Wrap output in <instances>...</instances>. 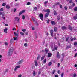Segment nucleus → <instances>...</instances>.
<instances>
[{
  "label": "nucleus",
  "instance_id": "1",
  "mask_svg": "<svg viewBox=\"0 0 77 77\" xmlns=\"http://www.w3.org/2000/svg\"><path fill=\"white\" fill-rule=\"evenodd\" d=\"M13 47H11L10 48V49L9 50V52L8 53V55L9 56H11L12 54V53H13Z\"/></svg>",
  "mask_w": 77,
  "mask_h": 77
},
{
  "label": "nucleus",
  "instance_id": "2",
  "mask_svg": "<svg viewBox=\"0 0 77 77\" xmlns=\"http://www.w3.org/2000/svg\"><path fill=\"white\" fill-rule=\"evenodd\" d=\"M39 17L42 21H43V14H42V13H40L39 14Z\"/></svg>",
  "mask_w": 77,
  "mask_h": 77
},
{
  "label": "nucleus",
  "instance_id": "3",
  "mask_svg": "<svg viewBox=\"0 0 77 77\" xmlns=\"http://www.w3.org/2000/svg\"><path fill=\"white\" fill-rule=\"evenodd\" d=\"M59 52H58L57 54L56 57L58 59H60V56L59 55Z\"/></svg>",
  "mask_w": 77,
  "mask_h": 77
},
{
  "label": "nucleus",
  "instance_id": "4",
  "mask_svg": "<svg viewBox=\"0 0 77 77\" xmlns=\"http://www.w3.org/2000/svg\"><path fill=\"white\" fill-rule=\"evenodd\" d=\"M23 62V60H20L18 62L17 64H18V65H20V64H21Z\"/></svg>",
  "mask_w": 77,
  "mask_h": 77
},
{
  "label": "nucleus",
  "instance_id": "5",
  "mask_svg": "<svg viewBox=\"0 0 77 77\" xmlns=\"http://www.w3.org/2000/svg\"><path fill=\"white\" fill-rule=\"evenodd\" d=\"M14 35L15 36H18V30L17 31V32L16 34V33L15 32H14Z\"/></svg>",
  "mask_w": 77,
  "mask_h": 77
},
{
  "label": "nucleus",
  "instance_id": "6",
  "mask_svg": "<svg viewBox=\"0 0 77 77\" xmlns=\"http://www.w3.org/2000/svg\"><path fill=\"white\" fill-rule=\"evenodd\" d=\"M20 68V66H17L15 68V69H14V71H17V69H18V68Z\"/></svg>",
  "mask_w": 77,
  "mask_h": 77
},
{
  "label": "nucleus",
  "instance_id": "7",
  "mask_svg": "<svg viewBox=\"0 0 77 77\" xmlns=\"http://www.w3.org/2000/svg\"><path fill=\"white\" fill-rule=\"evenodd\" d=\"M68 29H69L70 30H72V27H71V26L70 25H69L68 26Z\"/></svg>",
  "mask_w": 77,
  "mask_h": 77
},
{
  "label": "nucleus",
  "instance_id": "8",
  "mask_svg": "<svg viewBox=\"0 0 77 77\" xmlns=\"http://www.w3.org/2000/svg\"><path fill=\"white\" fill-rule=\"evenodd\" d=\"M62 30H67V27L64 26H63L62 27Z\"/></svg>",
  "mask_w": 77,
  "mask_h": 77
},
{
  "label": "nucleus",
  "instance_id": "9",
  "mask_svg": "<svg viewBox=\"0 0 77 77\" xmlns=\"http://www.w3.org/2000/svg\"><path fill=\"white\" fill-rule=\"evenodd\" d=\"M15 21H20V19L18 18L17 17H16L15 19Z\"/></svg>",
  "mask_w": 77,
  "mask_h": 77
},
{
  "label": "nucleus",
  "instance_id": "10",
  "mask_svg": "<svg viewBox=\"0 0 77 77\" xmlns=\"http://www.w3.org/2000/svg\"><path fill=\"white\" fill-rule=\"evenodd\" d=\"M34 63L35 64V65L36 66H38V62H37V60H35L34 61Z\"/></svg>",
  "mask_w": 77,
  "mask_h": 77
},
{
  "label": "nucleus",
  "instance_id": "11",
  "mask_svg": "<svg viewBox=\"0 0 77 77\" xmlns=\"http://www.w3.org/2000/svg\"><path fill=\"white\" fill-rule=\"evenodd\" d=\"M49 14L50 13H49V12H47L46 13V14L45 16V18H47V17H48V15H49Z\"/></svg>",
  "mask_w": 77,
  "mask_h": 77
},
{
  "label": "nucleus",
  "instance_id": "12",
  "mask_svg": "<svg viewBox=\"0 0 77 77\" xmlns=\"http://www.w3.org/2000/svg\"><path fill=\"white\" fill-rule=\"evenodd\" d=\"M52 55V54H51V53H49L48 54V57H51V56Z\"/></svg>",
  "mask_w": 77,
  "mask_h": 77
},
{
  "label": "nucleus",
  "instance_id": "13",
  "mask_svg": "<svg viewBox=\"0 0 77 77\" xmlns=\"http://www.w3.org/2000/svg\"><path fill=\"white\" fill-rule=\"evenodd\" d=\"M7 31H8V29L7 28H5L4 29V32H5V33H8V32H7Z\"/></svg>",
  "mask_w": 77,
  "mask_h": 77
},
{
  "label": "nucleus",
  "instance_id": "14",
  "mask_svg": "<svg viewBox=\"0 0 77 77\" xmlns=\"http://www.w3.org/2000/svg\"><path fill=\"white\" fill-rule=\"evenodd\" d=\"M51 24H52V25H55V24H56V23H55V22L54 21H51Z\"/></svg>",
  "mask_w": 77,
  "mask_h": 77
},
{
  "label": "nucleus",
  "instance_id": "15",
  "mask_svg": "<svg viewBox=\"0 0 77 77\" xmlns=\"http://www.w3.org/2000/svg\"><path fill=\"white\" fill-rule=\"evenodd\" d=\"M54 32H57V29L56 27H54Z\"/></svg>",
  "mask_w": 77,
  "mask_h": 77
},
{
  "label": "nucleus",
  "instance_id": "16",
  "mask_svg": "<svg viewBox=\"0 0 77 77\" xmlns=\"http://www.w3.org/2000/svg\"><path fill=\"white\" fill-rule=\"evenodd\" d=\"M36 74H37V72H35V71H34L33 72V75L34 76H35Z\"/></svg>",
  "mask_w": 77,
  "mask_h": 77
},
{
  "label": "nucleus",
  "instance_id": "17",
  "mask_svg": "<svg viewBox=\"0 0 77 77\" xmlns=\"http://www.w3.org/2000/svg\"><path fill=\"white\" fill-rule=\"evenodd\" d=\"M73 18L75 20L77 19V15H76L75 16H74L73 17Z\"/></svg>",
  "mask_w": 77,
  "mask_h": 77
},
{
  "label": "nucleus",
  "instance_id": "18",
  "mask_svg": "<svg viewBox=\"0 0 77 77\" xmlns=\"http://www.w3.org/2000/svg\"><path fill=\"white\" fill-rule=\"evenodd\" d=\"M54 14V15H57V13L55 10H54V12H53Z\"/></svg>",
  "mask_w": 77,
  "mask_h": 77
},
{
  "label": "nucleus",
  "instance_id": "19",
  "mask_svg": "<svg viewBox=\"0 0 77 77\" xmlns=\"http://www.w3.org/2000/svg\"><path fill=\"white\" fill-rule=\"evenodd\" d=\"M6 8H7V9H9L10 8V6L9 5H6Z\"/></svg>",
  "mask_w": 77,
  "mask_h": 77
},
{
  "label": "nucleus",
  "instance_id": "20",
  "mask_svg": "<svg viewBox=\"0 0 77 77\" xmlns=\"http://www.w3.org/2000/svg\"><path fill=\"white\" fill-rule=\"evenodd\" d=\"M22 32H25L26 31V29H22Z\"/></svg>",
  "mask_w": 77,
  "mask_h": 77
},
{
  "label": "nucleus",
  "instance_id": "21",
  "mask_svg": "<svg viewBox=\"0 0 77 77\" xmlns=\"http://www.w3.org/2000/svg\"><path fill=\"white\" fill-rule=\"evenodd\" d=\"M73 77H77V74L76 73H74L73 75Z\"/></svg>",
  "mask_w": 77,
  "mask_h": 77
},
{
  "label": "nucleus",
  "instance_id": "22",
  "mask_svg": "<svg viewBox=\"0 0 77 77\" xmlns=\"http://www.w3.org/2000/svg\"><path fill=\"white\" fill-rule=\"evenodd\" d=\"M40 57H41V56L40 55H38V57H37V60H39V59L40 58Z\"/></svg>",
  "mask_w": 77,
  "mask_h": 77
},
{
  "label": "nucleus",
  "instance_id": "23",
  "mask_svg": "<svg viewBox=\"0 0 77 77\" xmlns=\"http://www.w3.org/2000/svg\"><path fill=\"white\" fill-rule=\"evenodd\" d=\"M25 16L24 15H23L22 17V18L23 20H24V19H25Z\"/></svg>",
  "mask_w": 77,
  "mask_h": 77
},
{
  "label": "nucleus",
  "instance_id": "24",
  "mask_svg": "<svg viewBox=\"0 0 77 77\" xmlns=\"http://www.w3.org/2000/svg\"><path fill=\"white\" fill-rule=\"evenodd\" d=\"M45 57V56H44L43 57H42L41 58V60H42L44 59Z\"/></svg>",
  "mask_w": 77,
  "mask_h": 77
},
{
  "label": "nucleus",
  "instance_id": "25",
  "mask_svg": "<svg viewBox=\"0 0 77 77\" xmlns=\"http://www.w3.org/2000/svg\"><path fill=\"white\" fill-rule=\"evenodd\" d=\"M17 36V37H14V40H17V39H18V36Z\"/></svg>",
  "mask_w": 77,
  "mask_h": 77
},
{
  "label": "nucleus",
  "instance_id": "26",
  "mask_svg": "<svg viewBox=\"0 0 77 77\" xmlns=\"http://www.w3.org/2000/svg\"><path fill=\"white\" fill-rule=\"evenodd\" d=\"M52 64V63H51V62H49V63L48 64V66H51V65Z\"/></svg>",
  "mask_w": 77,
  "mask_h": 77
},
{
  "label": "nucleus",
  "instance_id": "27",
  "mask_svg": "<svg viewBox=\"0 0 77 77\" xmlns=\"http://www.w3.org/2000/svg\"><path fill=\"white\" fill-rule=\"evenodd\" d=\"M46 59H44V60H43V63H46Z\"/></svg>",
  "mask_w": 77,
  "mask_h": 77
},
{
  "label": "nucleus",
  "instance_id": "28",
  "mask_svg": "<svg viewBox=\"0 0 77 77\" xmlns=\"http://www.w3.org/2000/svg\"><path fill=\"white\" fill-rule=\"evenodd\" d=\"M46 53H47V52H48V49L47 48H46L45 50Z\"/></svg>",
  "mask_w": 77,
  "mask_h": 77
},
{
  "label": "nucleus",
  "instance_id": "29",
  "mask_svg": "<svg viewBox=\"0 0 77 77\" xmlns=\"http://www.w3.org/2000/svg\"><path fill=\"white\" fill-rule=\"evenodd\" d=\"M70 47H71L70 46H67L66 47V49L67 50H68V49H69V48H70Z\"/></svg>",
  "mask_w": 77,
  "mask_h": 77
},
{
  "label": "nucleus",
  "instance_id": "30",
  "mask_svg": "<svg viewBox=\"0 0 77 77\" xmlns=\"http://www.w3.org/2000/svg\"><path fill=\"white\" fill-rule=\"evenodd\" d=\"M35 25H36V26H38L39 25V23H38V22L37 21H35Z\"/></svg>",
  "mask_w": 77,
  "mask_h": 77
},
{
  "label": "nucleus",
  "instance_id": "31",
  "mask_svg": "<svg viewBox=\"0 0 77 77\" xmlns=\"http://www.w3.org/2000/svg\"><path fill=\"white\" fill-rule=\"evenodd\" d=\"M32 19L34 21H35V18H34V17H32Z\"/></svg>",
  "mask_w": 77,
  "mask_h": 77
},
{
  "label": "nucleus",
  "instance_id": "32",
  "mask_svg": "<svg viewBox=\"0 0 77 77\" xmlns=\"http://www.w3.org/2000/svg\"><path fill=\"white\" fill-rule=\"evenodd\" d=\"M57 19L58 20H60V17L59 16L57 17Z\"/></svg>",
  "mask_w": 77,
  "mask_h": 77
},
{
  "label": "nucleus",
  "instance_id": "33",
  "mask_svg": "<svg viewBox=\"0 0 77 77\" xmlns=\"http://www.w3.org/2000/svg\"><path fill=\"white\" fill-rule=\"evenodd\" d=\"M46 12H49V13H50V9H47L46 10Z\"/></svg>",
  "mask_w": 77,
  "mask_h": 77
},
{
  "label": "nucleus",
  "instance_id": "34",
  "mask_svg": "<svg viewBox=\"0 0 77 77\" xmlns=\"http://www.w3.org/2000/svg\"><path fill=\"white\" fill-rule=\"evenodd\" d=\"M50 33L51 34L53 33V30H50Z\"/></svg>",
  "mask_w": 77,
  "mask_h": 77
},
{
  "label": "nucleus",
  "instance_id": "35",
  "mask_svg": "<svg viewBox=\"0 0 77 77\" xmlns=\"http://www.w3.org/2000/svg\"><path fill=\"white\" fill-rule=\"evenodd\" d=\"M48 1H46L45 2L44 4H46L47 3H48Z\"/></svg>",
  "mask_w": 77,
  "mask_h": 77
},
{
  "label": "nucleus",
  "instance_id": "36",
  "mask_svg": "<svg viewBox=\"0 0 77 77\" xmlns=\"http://www.w3.org/2000/svg\"><path fill=\"white\" fill-rule=\"evenodd\" d=\"M63 74H64V73H63L61 74V77H63Z\"/></svg>",
  "mask_w": 77,
  "mask_h": 77
},
{
  "label": "nucleus",
  "instance_id": "37",
  "mask_svg": "<svg viewBox=\"0 0 77 77\" xmlns=\"http://www.w3.org/2000/svg\"><path fill=\"white\" fill-rule=\"evenodd\" d=\"M74 11H77V7H76L75 8Z\"/></svg>",
  "mask_w": 77,
  "mask_h": 77
},
{
  "label": "nucleus",
  "instance_id": "38",
  "mask_svg": "<svg viewBox=\"0 0 77 77\" xmlns=\"http://www.w3.org/2000/svg\"><path fill=\"white\" fill-rule=\"evenodd\" d=\"M69 37H67L66 38V41H68V39H69Z\"/></svg>",
  "mask_w": 77,
  "mask_h": 77
},
{
  "label": "nucleus",
  "instance_id": "39",
  "mask_svg": "<svg viewBox=\"0 0 77 77\" xmlns=\"http://www.w3.org/2000/svg\"><path fill=\"white\" fill-rule=\"evenodd\" d=\"M13 39H11L10 40V42L11 43V44H12V42H13Z\"/></svg>",
  "mask_w": 77,
  "mask_h": 77
},
{
  "label": "nucleus",
  "instance_id": "40",
  "mask_svg": "<svg viewBox=\"0 0 77 77\" xmlns=\"http://www.w3.org/2000/svg\"><path fill=\"white\" fill-rule=\"evenodd\" d=\"M37 8L36 7H35L34 8V11H36V10H37Z\"/></svg>",
  "mask_w": 77,
  "mask_h": 77
},
{
  "label": "nucleus",
  "instance_id": "41",
  "mask_svg": "<svg viewBox=\"0 0 77 77\" xmlns=\"http://www.w3.org/2000/svg\"><path fill=\"white\" fill-rule=\"evenodd\" d=\"M20 33L21 35H24V32H20Z\"/></svg>",
  "mask_w": 77,
  "mask_h": 77
},
{
  "label": "nucleus",
  "instance_id": "42",
  "mask_svg": "<svg viewBox=\"0 0 77 77\" xmlns=\"http://www.w3.org/2000/svg\"><path fill=\"white\" fill-rule=\"evenodd\" d=\"M19 5V3H16L15 4V6H18Z\"/></svg>",
  "mask_w": 77,
  "mask_h": 77
},
{
  "label": "nucleus",
  "instance_id": "43",
  "mask_svg": "<svg viewBox=\"0 0 77 77\" xmlns=\"http://www.w3.org/2000/svg\"><path fill=\"white\" fill-rule=\"evenodd\" d=\"M24 45L25 47H27V44L26 43H25L24 44Z\"/></svg>",
  "mask_w": 77,
  "mask_h": 77
},
{
  "label": "nucleus",
  "instance_id": "44",
  "mask_svg": "<svg viewBox=\"0 0 77 77\" xmlns=\"http://www.w3.org/2000/svg\"><path fill=\"white\" fill-rule=\"evenodd\" d=\"M5 5H6V3H3L2 4V6H5Z\"/></svg>",
  "mask_w": 77,
  "mask_h": 77
},
{
  "label": "nucleus",
  "instance_id": "45",
  "mask_svg": "<svg viewBox=\"0 0 77 77\" xmlns=\"http://www.w3.org/2000/svg\"><path fill=\"white\" fill-rule=\"evenodd\" d=\"M74 44V45H77V42H75Z\"/></svg>",
  "mask_w": 77,
  "mask_h": 77
},
{
  "label": "nucleus",
  "instance_id": "46",
  "mask_svg": "<svg viewBox=\"0 0 77 77\" xmlns=\"http://www.w3.org/2000/svg\"><path fill=\"white\" fill-rule=\"evenodd\" d=\"M73 7L72 6H70L69 7V9H72V8Z\"/></svg>",
  "mask_w": 77,
  "mask_h": 77
},
{
  "label": "nucleus",
  "instance_id": "47",
  "mask_svg": "<svg viewBox=\"0 0 77 77\" xmlns=\"http://www.w3.org/2000/svg\"><path fill=\"white\" fill-rule=\"evenodd\" d=\"M56 72V71H55V70H53L52 72V74H54V72Z\"/></svg>",
  "mask_w": 77,
  "mask_h": 77
},
{
  "label": "nucleus",
  "instance_id": "48",
  "mask_svg": "<svg viewBox=\"0 0 77 77\" xmlns=\"http://www.w3.org/2000/svg\"><path fill=\"white\" fill-rule=\"evenodd\" d=\"M3 8H2L0 9V11H1V12H3Z\"/></svg>",
  "mask_w": 77,
  "mask_h": 77
},
{
  "label": "nucleus",
  "instance_id": "49",
  "mask_svg": "<svg viewBox=\"0 0 77 77\" xmlns=\"http://www.w3.org/2000/svg\"><path fill=\"white\" fill-rule=\"evenodd\" d=\"M54 49H55V50H57V47H54Z\"/></svg>",
  "mask_w": 77,
  "mask_h": 77
},
{
  "label": "nucleus",
  "instance_id": "50",
  "mask_svg": "<svg viewBox=\"0 0 77 77\" xmlns=\"http://www.w3.org/2000/svg\"><path fill=\"white\" fill-rule=\"evenodd\" d=\"M5 45H8V43L7 42H6L5 43Z\"/></svg>",
  "mask_w": 77,
  "mask_h": 77
},
{
  "label": "nucleus",
  "instance_id": "51",
  "mask_svg": "<svg viewBox=\"0 0 77 77\" xmlns=\"http://www.w3.org/2000/svg\"><path fill=\"white\" fill-rule=\"evenodd\" d=\"M75 3H73L72 6V7H74V6H75Z\"/></svg>",
  "mask_w": 77,
  "mask_h": 77
},
{
  "label": "nucleus",
  "instance_id": "52",
  "mask_svg": "<svg viewBox=\"0 0 77 77\" xmlns=\"http://www.w3.org/2000/svg\"><path fill=\"white\" fill-rule=\"evenodd\" d=\"M30 4H31V3L30 2H28L27 3V5H30Z\"/></svg>",
  "mask_w": 77,
  "mask_h": 77
},
{
  "label": "nucleus",
  "instance_id": "53",
  "mask_svg": "<svg viewBox=\"0 0 77 77\" xmlns=\"http://www.w3.org/2000/svg\"><path fill=\"white\" fill-rule=\"evenodd\" d=\"M49 22H50V20H49V19H48V21H47V23L49 24Z\"/></svg>",
  "mask_w": 77,
  "mask_h": 77
},
{
  "label": "nucleus",
  "instance_id": "54",
  "mask_svg": "<svg viewBox=\"0 0 77 77\" xmlns=\"http://www.w3.org/2000/svg\"><path fill=\"white\" fill-rule=\"evenodd\" d=\"M72 1L71 0H70V1H69V3H72Z\"/></svg>",
  "mask_w": 77,
  "mask_h": 77
},
{
  "label": "nucleus",
  "instance_id": "55",
  "mask_svg": "<svg viewBox=\"0 0 77 77\" xmlns=\"http://www.w3.org/2000/svg\"><path fill=\"white\" fill-rule=\"evenodd\" d=\"M77 53H76V54H75V56H74L75 57H77Z\"/></svg>",
  "mask_w": 77,
  "mask_h": 77
},
{
  "label": "nucleus",
  "instance_id": "56",
  "mask_svg": "<svg viewBox=\"0 0 77 77\" xmlns=\"http://www.w3.org/2000/svg\"><path fill=\"white\" fill-rule=\"evenodd\" d=\"M64 8L65 9V10H67V7H66V6H65L64 7Z\"/></svg>",
  "mask_w": 77,
  "mask_h": 77
},
{
  "label": "nucleus",
  "instance_id": "57",
  "mask_svg": "<svg viewBox=\"0 0 77 77\" xmlns=\"http://www.w3.org/2000/svg\"><path fill=\"white\" fill-rule=\"evenodd\" d=\"M21 14H22V12L21 11V12H20L19 13V15H21Z\"/></svg>",
  "mask_w": 77,
  "mask_h": 77
},
{
  "label": "nucleus",
  "instance_id": "58",
  "mask_svg": "<svg viewBox=\"0 0 77 77\" xmlns=\"http://www.w3.org/2000/svg\"><path fill=\"white\" fill-rule=\"evenodd\" d=\"M21 12L22 13H24V12H25V10H23Z\"/></svg>",
  "mask_w": 77,
  "mask_h": 77
},
{
  "label": "nucleus",
  "instance_id": "59",
  "mask_svg": "<svg viewBox=\"0 0 77 77\" xmlns=\"http://www.w3.org/2000/svg\"><path fill=\"white\" fill-rule=\"evenodd\" d=\"M60 70H58L57 72V73L59 74H60Z\"/></svg>",
  "mask_w": 77,
  "mask_h": 77
},
{
  "label": "nucleus",
  "instance_id": "60",
  "mask_svg": "<svg viewBox=\"0 0 77 77\" xmlns=\"http://www.w3.org/2000/svg\"><path fill=\"white\" fill-rule=\"evenodd\" d=\"M21 76H22L21 74L19 75H18V77H21Z\"/></svg>",
  "mask_w": 77,
  "mask_h": 77
},
{
  "label": "nucleus",
  "instance_id": "61",
  "mask_svg": "<svg viewBox=\"0 0 77 77\" xmlns=\"http://www.w3.org/2000/svg\"><path fill=\"white\" fill-rule=\"evenodd\" d=\"M40 74H41V72L39 71V72H38V75H40Z\"/></svg>",
  "mask_w": 77,
  "mask_h": 77
},
{
  "label": "nucleus",
  "instance_id": "62",
  "mask_svg": "<svg viewBox=\"0 0 77 77\" xmlns=\"http://www.w3.org/2000/svg\"><path fill=\"white\" fill-rule=\"evenodd\" d=\"M74 66L76 68V67H77V65L76 64H75V65H74Z\"/></svg>",
  "mask_w": 77,
  "mask_h": 77
},
{
  "label": "nucleus",
  "instance_id": "63",
  "mask_svg": "<svg viewBox=\"0 0 77 77\" xmlns=\"http://www.w3.org/2000/svg\"><path fill=\"white\" fill-rule=\"evenodd\" d=\"M32 29L33 30H35V27H33L32 28Z\"/></svg>",
  "mask_w": 77,
  "mask_h": 77
},
{
  "label": "nucleus",
  "instance_id": "64",
  "mask_svg": "<svg viewBox=\"0 0 77 77\" xmlns=\"http://www.w3.org/2000/svg\"><path fill=\"white\" fill-rule=\"evenodd\" d=\"M16 10H17L15 8H14V12H16Z\"/></svg>",
  "mask_w": 77,
  "mask_h": 77
}]
</instances>
